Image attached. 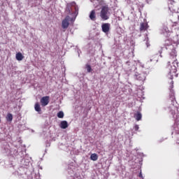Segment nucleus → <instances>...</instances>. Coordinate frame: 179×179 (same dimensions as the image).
Returning a JSON list of instances; mask_svg holds the SVG:
<instances>
[{"label":"nucleus","instance_id":"ddd939ff","mask_svg":"<svg viewBox=\"0 0 179 179\" xmlns=\"http://www.w3.org/2000/svg\"><path fill=\"white\" fill-rule=\"evenodd\" d=\"M15 58L17 61H22L23 58H24V56H23L22 52H19L16 54Z\"/></svg>","mask_w":179,"mask_h":179},{"label":"nucleus","instance_id":"f03ea898","mask_svg":"<svg viewBox=\"0 0 179 179\" xmlns=\"http://www.w3.org/2000/svg\"><path fill=\"white\" fill-rule=\"evenodd\" d=\"M108 6H103L101 7L100 16L102 20H108L110 19V16L108 15Z\"/></svg>","mask_w":179,"mask_h":179},{"label":"nucleus","instance_id":"9b49d317","mask_svg":"<svg viewBox=\"0 0 179 179\" xmlns=\"http://www.w3.org/2000/svg\"><path fill=\"white\" fill-rule=\"evenodd\" d=\"M90 19L94 22L96 20V10H92L90 13Z\"/></svg>","mask_w":179,"mask_h":179},{"label":"nucleus","instance_id":"6ab92c4d","mask_svg":"<svg viewBox=\"0 0 179 179\" xmlns=\"http://www.w3.org/2000/svg\"><path fill=\"white\" fill-rule=\"evenodd\" d=\"M170 99H171V101H173V100H174V99H176V97L174 96L173 91H171Z\"/></svg>","mask_w":179,"mask_h":179},{"label":"nucleus","instance_id":"7ed1b4c3","mask_svg":"<svg viewBox=\"0 0 179 179\" xmlns=\"http://www.w3.org/2000/svg\"><path fill=\"white\" fill-rule=\"evenodd\" d=\"M69 22H73V18L71 17L69 15L66 16L62 21V27L64 30H66V29L69 27Z\"/></svg>","mask_w":179,"mask_h":179},{"label":"nucleus","instance_id":"f3484780","mask_svg":"<svg viewBox=\"0 0 179 179\" xmlns=\"http://www.w3.org/2000/svg\"><path fill=\"white\" fill-rule=\"evenodd\" d=\"M6 120L10 122H12V120H13V115H12V113L7 114Z\"/></svg>","mask_w":179,"mask_h":179},{"label":"nucleus","instance_id":"0eeeda50","mask_svg":"<svg viewBox=\"0 0 179 179\" xmlns=\"http://www.w3.org/2000/svg\"><path fill=\"white\" fill-rule=\"evenodd\" d=\"M48 103H50V97L48 96H43L41 99V104L43 107L48 106Z\"/></svg>","mask_w":179,"mask_h":179},{"label":"nucleus","instance_id":"423d86ee","mask_svg":"<svg viewBox=\"0 0 179 179\" xmlns=\"http://www.w3.org/2000/svg\"><path fill=\"white\" fill-rule=\"evenodd\" d=\"M164 46L166 48V50H175L174 46L173 45V41L171 39H167L165 41Z\"/></svg>","mask_w":179,"mask_h":179},{"label":"nucleus","instance_id":"20e7f679","mask_svg":"<svg viewBox=\"0 0 179 179\" xmlns=\"http://www.w3.org/2000/svg\"><path fill=\"white\" fill-rule=\"evenodd\" d=\"M72 9H74L76 13L79 10V8H78V6L76 5V3L75 1H73L69 4H67V8H66V12H68L69 15H71L72 13Z\"/></svg>","mask_w":179,"mask_h":179},{"label":"nucleus","instance_id":"6e6552de","mask_svg":"<svg viewBox=\"0 0 179 179\" xmlns=\"http://www.w3.org/2000/svg\"><path fill=\"white\" fill-rule=\"evenodd\" d=\"M177 59V53L176 52V49L172 50L169 55V62H173V61H176Z\"/></svg>","mask_w":179,"mask_h":179},{"label":"nucleus","instance_id":"f257e3e1","mask_svg":"<svg viewBox=\"0 0 179 179\" xmlns=\"http://www.w3.org/2000/svg\"><path fill=\"white\" fill-rule=\"evenodd\" d=\"M172 65L170 64V62L167 63V69L169 71V74L171 76H173L175 73L177 72V67L178 66V60L177 59L176 60L172 61Z\"/></svg>","mask_w":179,"mask_h":179},{"label":"nucleus","instance_id":"2eb2a0df","mask_svg":"<svg viewBox=\"0 0 179 179\" xmlns=\"http://www.w3.org/2000/svg\"><path fill=\"white\" fill-rule=\"evenodd\" d=\"M90 159L91 160H92L93 162H96V160H98L99 159V155H97V154L96 153H93L90 155Z\"/></svg>","mask_w":179,"mask_h":179},{"label":"nucleus","instance_id":"a211bd4d","mask_svg":"<svg viewBox=\"0 0 179 179\" xmlns=\"http://www.w3.org/2000/svg\"><path fill=\"white\" fill-rule=\"evenodd\" d=\"M85 68L88 73H90V72H92V66H90V64H86Z\"/></svg>","mask_w":179,"mask_h":179},{"label":"nucleus","instance_id":"f8f14e48","mask_svg":"<svg viewBox=\"0 0 179 179\" xmlns=\"http://www.w3.org/2000/svg\"><path fill=\"white\" fill-rule=\"evenodd\" d=\"M68 127V122H66V120H63L60 122V128H62V129H66Z\"/></svg>","mask_w":179,"mask_h":179},{"label":"nucleus","instance_id":"5701e85b","mask_svg":"<svg viewBox=\"0 0 179 179\" xmlns=\"http://www.w3.org/2000/svg\"><path fill=\"white\" fill-rule=\"evenodd\" d=\"M0 122H1V119H0Z\"/></svg>","mask_w":179,"mask_h":179},{"label":"nucleus","instance_id":"4be33fe9","mask_svg":"<svg viewBox=\"0 0 179 179\" xmlns=\"http://www.w3.org/2000/svg\"><path fill=\"white\" fill-rule=\"evenodd\" d=\"M139 177L141 178H142V172H141L140 173H139Z\"/></svg>","mask_w":179,"mask_h":179},{"label":"nucleus","instance_id":"dca6fc26","mask_svg":"<svg viewBox=\"0 0 179 179\" xmlns=\"http://www.w3.org/2000/svg\"><path fill=\"white\" fill-rule=\"evenodd\" d=\"M134 118L136 120V121H141V120H142V114L138 112L137 114L134 115Z\"/></svg>","mask_w":179,"mask_h":179},{"label":"nucleus","instance_id":"4468645a","mask_svg":"<svg viewBox=\"0 0 179 179\" xmlns=\"http://www.w3.org/2000/svg\"><path fill=\"white\" fill-rule=\"evenodd\" d=\"M34 109L37 113H39V114L41 113V107H40V103H38V102L35 103Z\"/></svg>","mask_w":179,"mask_h":179},{"label":"nucleus","instance_id":"9d476101","mask_svg":"<svg viewBox=\"0 0 179 179\" xmlns=\"http://www.w3.org/2000/svg\"><path fill=\"white\" fill-rule=\"evenodd\" d=\"M149 28V25L146 22H142L140 25V31H146Z\"/></svg>","mask_w":179,"mask_h":179},{"label":"nucleus","instance_id":"1a4fd4ad","mask_svg":"<svg viewBox=\"0 0 179 179\" xmlns=\"http://www.w3.org/2000/svg\"><path fill=\"white\" fill-rule=\"evenodd\" d=\"M102 31L103 33H108L110 31V24L105 23L101 25Z\"/></svg>","mask_w":179,"mask_h":179},{"label":"nucleus","instance_id":"aec40b11","mask_svg":"<svg viewBox=\"0 0 179 179\" xmlns=\"http://www.w3.org/2000/svg\"><path fill=\"white\" fill-rule=\"evenodd\" d=\"M64 113L62 111H59L58 113H57V117L58 118H62L64 117Z\"/></svg>","mask_w":179,"mask_h":179},{"label":"nucleus","instance_id":"412c9836","mask_svg":"<svg viewBox=\"0 0 179 179\" xmlns=\"http://www.w3.org/2000/svg\"><path fill=\"white\" fill-rule=\"evenodd\" d=\"M138 129H139V125L136 124V125L134 126V130H135V131H138Z\"/></svg>","mask_w":179,"mask_h":179},{"label":"nucleus","instance_id":"39448f33","mask_svg":"<svg viewBox=\"0 0 179 179\" xmlns=\"http://www.w3.org/2000/svg\"><path fill=\"white\" fill-rule=\"evenodd\" d=\"M136 76V79H137V80H140L141 82H143L144 80H146V77L148 76V73L143 72L141 73H136L135 74Z\"/></svg>","mask_w":179,"mask_h":179}]
</instances>
